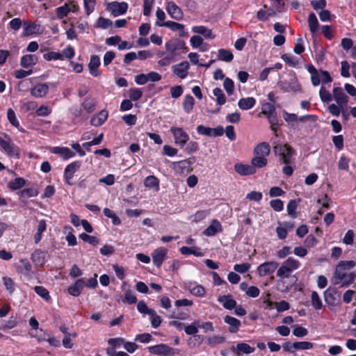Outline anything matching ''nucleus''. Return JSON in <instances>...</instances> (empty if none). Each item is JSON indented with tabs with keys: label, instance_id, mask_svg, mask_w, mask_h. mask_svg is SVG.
<instances>
[{
	"label": "nucleus",
	"instance_id": "obj_1",
	"mask_svg": "<svg viewBox=\"0 0 356 356\" xmlns=\"http://www.w3.org/2000/svg\"><path fill=\"white\" fill-rule=\"evenodd\" d=\"M300 267V262L293 258L289 257L284 261L281 266L277 269L276 275L281 279L289 278L291 273Z\"/></svg>",
	"mask_w": 356,
	"mask_h": 356
},
{
	"label": "nucleus",
	"instance_id": "obj_2",
	"mask_svg": "<svg viewBox=\"0 0 356 356\" xmlns=\"http://www.w3.org/2000/svg\"><path fill=\"white\" fill-rule=\"evenodd\" d=\"M273 152L280 157V160L284 164H291L296 155L295 150L288 144L275 145Z\"/></svg>",
	"mask_w": 356,
	"mask_h": 356
},
{
	"label": "nucleus",
	"instance_id": "obj_3",
	"mask_svg": "<svg viewBox=\"0 0 356 356\" xmlns=\"http://www.w3.org/2000/svg\"><path fill=\"white\" fill-rule=\"evenodd\" d=\"M165 48L166 51L173 57L179 54V51L181 52L187 51L185 42L178 38H172L166 42Z\"/></svg>",
	"mask_w": 356,
	"mask_h": 356
},
{
	"label": "nucleus",
	"instance_id": "obj_4",
	"mask_svg": "<svg viewBox=\"0 0 356 356\" xmlns=\"http://www.w3.org/2000/svg\"><path fill=\"white\" fill-rule=\"evenodd\" d=\"M170 132L174 136L175 143L177 145L183 147L186 145L189 140V136L182 128L172 127L170 128Z\"/></svg>",
	"mask_w": 356,
	"mask_h": 356
},
{
	"label": "nucleus",
	"instance_id": "obj_5",
	"mask_svg": "<svg viewBox=\"0 0 356 356\" xmlns=\"http://www.w3.org/2000/svg\"><path fill=\"white\" fill-rule=\"evenodd\" d=\"M23 26L24 31L22 34L24 36H29L32 35H39L44 31V27H42L38 22H24Z\"/></svg>",
	"mask_w": 356,
	"mask_h": 356
},
{
	"label": "nucleus",
	"instance_id": "obj_6",
	"mask_svg": "<svg viewBox=\"0 0 356 356\" xmlns=\"http://www.w3.org/2000/svg\"><path fill=\"white\" fill-rule=\"evenodd\" d=\"M324 299L330 307H334L340 304V294L333 288H328L324 291Z\"/></svg>",
	"mask_w": 356,
	"mask_h": 356
},
{
	"label": "nucleus",
	"instance_id": "obj_7",
	"mask_svg": "<svg viewBox=\"0 0 356 356\" xmlns=\"http://www.w3.org/2000/svg\"><path fill=\"white\" fill-rule=\"evenodd\" d=\"M156 24L159 26L168 27L172 31L178 32V35L179 37L188 36V33L185 31V26L182 24H179L173 21H167L163 23L157 22Z\"/></svg>",
	"mask_w": 356,
	"mask_h": 356
},
{
	"label": "nucleus",
	"instance_id": "obj_8",
	"mask_svg": "<svg viewBox=\"0 0 356 356\" xmlns=\"http://www.w3.org/2000/svg\"><path fill=\"white\" fill-rule=\"evenodd\" d=\"M107 10L111 12L112 15L118 17L124 14L128 9V4L124 1H113L107 5Z\"/></svg>",
	"mask_w": 356,
	"mask_h": 356
},
{
	"label": "nucleus",
	"instance_id": "obj_9",
	"mask_svg": "<svg viewBox=\"0 0 356 356\" xmlns=\"http://www.w3.org/2000/svg\"><path fill=\"white\" fill-rule=\"evenodd\" d=\"M279 264L274 261H266L258 266L257 270L260 277H265L273 273L277 268Z\"/></svg>",
	"mask_w": 356,
	"mask_h": 356
},
{
	"label": "nucleus",
	"instance_id": "obj_10",
	"mask_svg": "<svg viewBox=\"0 0 356 356\" xmlns=\"http://www.w3.org/2000/svg\"><path fill=\"white\" fill-rule=\"evenodd\" d=\"M81 163L79 161H73L67 165L64 171V179L66 184L71 185V179L74 174L80 168Z\"/></svg>",
	"mask_w": 356,
	"mask_h": 356
},
{
	"label": "nucleus",
	"instance_id": "obj_11",
	"mask_svg": "<svg viewBox=\"0 0 356 356\" xmlns=\"http://www.w3.org/2000/svg\"><path fill=\"white\" fill-rule=\"evenodd\" d=\"M168 250L163 247L155 249L152 253V261L154 265L160 268L166 257Z\"/></svg>",
	"mask_w": 356,
	"mask_h": 356
},
{
	"label": "nucleus",
	"instance_id": "obj_12",
	"mask_svg": "<svg viewBox=\"0 0 356 356\" xmlns=\"http://www.w3.org/2000/svg\"><path fill=\"white\" fill-rule=\"evenodd\" d=\"M189 68L190 65L187 61L181 62L172 67L174 74L181 79H185L188 76Z\"/></svg>",
	"mask_w": 356,
	"mask_h": 356
},
{
	"label": "nucleus",
	"instance_id": "obj_13",
	"mask_svg": "<svg viewBox=\"0 0 356 356\" xmlns=\"http://www.w3.org/2000/svg\"><path fill=\"white\" fill-rule=\"evenodd\" d=\"M165 9L172 18L176 20H180L183 18L184 14L181 9L174 1H168Z\"/></svg>",
	"mask_w": 356,
	"mask_h": 356
},
{
	"label": "nucleus",
	"instance_id": "obj_14",
	"mask_svg": "<svg viewBox=\"0 0 356 356\" xmlns=\"http://www.w3.org/2000/svg\"><path fill=\"white\" fill-rule=\"evenodd\" d=\"M150 353L156 355L168 356L174 353L173 349L166 344H159L148 348Z\"/></svg>",
	"mask_w": 356,
	"mask_h": 356
},
{
	"label": "nucleus",
	"instance_id": "obj_15",
	"mask_svg": "<svg viewBox=\"0 0 356 356\" xmlns=\"http://www.w3.org/2000/svg\"><path fill=\"white\" fill-rule=\"evenodd\" d=\"M332 98L336 101L337 104L339 106L346 105L348 103V98L343 92L341 87H334L333 88Z\"/></svg>",
	"mask_w": 356,
	"mask_h": 356
},
{
	"label": "nucleus",
	"instance_id": "obj_16",
	"mask_svg": "<svg viewBox=\"0 0 356 356\" xmlns=\"http://www.w3.org/2000/svg\"><path fill=\"white\" fill-rule=\"evenodd\" d=\"M0 146L10 156H18V148L9 140H6L0 137Z\"/></svg>",
	"mask_w": 356,
	"mask_h": 356
},
{
	"label": "nucleus",
	"instance_id": "obj_17",
	"mask_svg": "<svg viewBox=\"0 0 356 356\" xmlns=\"http://www.w3.org/2000/svg\"><path fill=\"white\" fill-rule=\"evenodd\" d=\"M49 90L47 83H38L31 90V95L35 98H42L48 93Z\"/></svg>",
	"mask_w": 356,
	"mask_h": 356
},
{
	"label": "nucleus",
	"instance_id": "obj_18",
	"mask_svg": "<svg viewBox=\"0 0 356 356\" xmlns=\"http://www.w3.org/2000/svg\"><path fill=\"white\" fill-rule=\"evenodd\" d=\"M186 288L192 295L197 297H203L206 293L205 289L195 282H188Z\"/></svg>",
	"mask_w": 356,
	"mask_h": 356
},
{
	"label": "nucleus",
	"instance_id": "obj_19",
	"mask_svg": "<svg viewBox=\"0 0 356 356\" xmlns=\"http://www.w3.org/2000/svg\"><path fill=\"white\" fill-rule=\"evenodd\" d=\"M222 231V225L218 220H213L209 226L203 232L207 236H213Z\"/></svg>",
	"mask_w": 356,
	"mask_h": 356
},
{
	"label": "nucleus",
	"instance_id": "obj_20",
	"mask_svg": "<svg viewBox=\"0 0 356 356\" xmlns=\"http://www.w3.org/2000/svg\"><path fill=\"white\" fill-rule=\"evenodd\" d=\"M100 65V58L97 55H92L90 57V62L88 63V68L90 73L92 76L97 77L100 75V72L98 70V67Z\"/></svg>",
	"mask_w": 356,
	"mask_h": 356
},
{
	"label": "nucleus",
	"instance_id": "obj_21",
	"mask_svg": "<svg viewBox=\"0 0 356 356\" xmlns=\"http://www.w3.org/2000/svg\"><path fill=\"white\" fill-rule=\"evenodd\" d=\"M218 301L228 310H232L236 306V301L229 294L218 296Z\"/></svg>",
	"mask_w": 356,
	"mask_h": 356
},
{
	"label": "nucleus",
	"instance_id": "obj_22",
	"mask_svg": "<svg viewBox=\"0 0 356 356\" xmlns=\"http://www.w3.org/2000/svg\"><path fill=\"white\" fill-rule=\"evenodd\" d=\"M235 171L242 176L253 175L256 172V170L250 165H244L241 163H237L234 165Z\"/></svg>",
	"mask_w": 356,
	"mask_h": 356
},
{
	"label": "nucleus",
	"instance_id": "obj_23",
	"mask_svg": "<svg viewBox=\"0 0 356 356\" xmlns=\"http://www.w3.org/2000/svg\"><path fill=\"white\" fill-rule=\"evenodd\" d=\"M224 321L229 325V332L236 333L239 330L241 323L238 319L227 315L224 317Z\"/></svg>",
	"mask_w": 356,
	"mask_h": 356
},
{
	"label": "nucleus",
	"instance_id": "obj_24",
	"mask_svg": "<svg viewBox=\"0 0 356 356\" xmlns=\"http://www.w3.org/2000/svg\"><path fill=\"white\" fill-rule=\"evenodd\" d=\"M51 152L58 154L65 160L75 156V153L66 147H54L51 149Z\"/></svg>",
	"mask_w": 356,
	"mask_h": 356
},
{
	"label": "nucleus",
	"instance_id": "obj_25",
	"mask_svg": "<svg viewBox=\"0 0 356 356\" xmlns=\"http://www.w3.org/2000/svg\"><path fill=\"white\" fill-rule=\"evenodd\" d=\"M84 286V280L83 278L79 279L72 286L68 288V293L73 296L77 297L79 296Z\"/></svg>",
	"mask_w": 356,
	"mask_h": 356
},
{
	"label": "nucleus",
	"instance_id": "obj_26",
	"mask_svg": "<svg viewBox=\"0 0 356 356\" xmlns=\"http://www.w3.org/2000/svg\"><path fill=\"white\" fill-rule=\"evenodd\" d=\"M270 152V147L268 143L263 142L257 145L254 149V153L256 156H264L266 158Z\"/></svg>",
	"mask_w": 356,
	"mask_h": 356
},
{
	"label": "nucleus",
	"instance_id": "obj_27",
	"mask_svg": "<svg viewBox=\"0 0 356 356\" xmlns=\"http://www.w3.org/2000/svg\"><path fill=\"white\" fill-rule=\"evenodd\" d=\"M192 31L195 33L203 35L206 39H213L215 35L211 29L204 26H195L192 27Z\"/></svg>",
	"mask_w": 356,
	"mask_h": 356
},
{
	"label": "nucleus",
	"instance_id": "obj_28",
	"mask_svg": "<svg viewBox=\"0 0 356 356\" xmlns=\"http://www.w3.org/2000/svg\"><path fill=\"white\" fill-rule=\"evenodd\" d=\"M108 118V112L105 110L101 111L97 115L93 116L90 123L94 127L101 126Z\"/></svg>",
	"mask_w": 356,
	"mask_h": 356
},
{
	"label": "nucleus",
	"instance_id": "obj_29",
	"mask_svg": "<svg viewBox=\"0 0 356 356\" xmlns=\"http://www.w3.org/2000/svg\"><path fill=\"white\" fill-rule=\"evenodd\" d=\"M31 260L36 266H43L46 261V253L40 250H36L31 254Z\"/></svg>",
	"mask_w": 356,
	"mask_h": 356
},
{
	"label": "nucleus",
	"instance_id": "obj_30",
	"mask_svg": "<svg viewBox=\"0 0 356 356\" xmlns=\"http://www.w3.org/2000/svg\"><path fill=\"white\" fill-rule=\"evenodd\" d=\"M308 25L311 33L314 35H316L319 29V23L316 15L313 13H310L308 16Z\"/></svg>",
	"mask_w": 356,
	"mask_h": 356
},
{
	"label": "nucleus",
	"instance_id": "obj_31",
	"mask_svg": "<svg viewBox=\"0 0 356 356\" xmlns=\"http://www.w3.org/2000/svg\"><path fill=\"white\" fill-rule=\"evenodd\" d=\"M38 63V57L33 54H26L22 57L20 65L23 67H29L35 65Z\"/></svg>",
	"mask_w": 356,
	"mask_h": 356
},
{
	"label": "nucleus",
	"instance_id": "obj_32",
	"mask_svg": "<svg viewBox=\"0 0 356 356\" xmlns=\"http://www.w3.org/2000/svg\"><path fill=\"white\" fill-rule=\"evenodd\" d=\"M256 104V99L254 97H250L246 98H241L238 102V107L242 110H248L254 106Z\"/></svg>",
	"mask_w": 356,
	"mask_h": 356
},
{
	"label": "nucleus",
	"instance_id": "obj_33",
	"mask_svg": "<svg viewBox=\"0 0 356 356\" xmlns=\"http://www.w3.org/2000/svg\"><path fill=\"white\" fill-rule=\"evenodd\" d=\"M144 185L147 188H154L156 191L159 190V180L153 175H149L145 178Z\"/></svg>",
	"mask_w": 356,
	"mask_h": 356
},
{
	"label": "nucleus",
	"instance_id": "obj_34",
	"mask_svg": "<svg viewBox=\"0 0 356 356\" xmlns=\"http://www.w3.org/2000/svg\"><path fill=\"white\" fill-rule=\"evenodd\" d=\"M234 350L236 351V354L240 355L241 353L250 354L254 351L255 348L250 346L245 343H239L236 345V348H234Z\"/></svg>",
	"mask_w": 356,
	"mask_h": 356
},
{
	"label": "nucleus",
	"instance_id": "obj_35",
	"mask_svg": "<svg viewBox=\"0 0 356 356\" xmlns=\"http://www.w3.org/2000/svg\"><path fill=\"white\" fill-rule=\"evenodd\" d=\"M195 104V99L191 95H186L183 102V109L186 113H191Z\"/></svg>",
	"mask_w": 356,
	"mask_h": 356
},
{
	"label": "nucleus",
	"instance_id": "obj_36",
	"mask_svg": "<svg viewBox=\"0 0 356 356\" xmlns=\"http://www.w3.org/2000/svg\"><path fill=\"white\" fill-rule=\"evenodd\" d=\"M47 224L44 220H40L38 222L37 232L34 236V241L35 243H39L42 237V233L46 230Z\"/></svg>",
	"mask_w": 356,
	"mask_h": 356
},
{
	"label": "nucleus",
	"instance_id": "obj_37",
	"mask_svg": "<svg viewBox=\"0 0 356 356\" xmlns=\"http://www.w3.org/2000/svg\"><path fill=\"white\" fill-rule=\"evenodd\" d=\"M268 163V160L264 156H256L251 160V166L256 168H261L265 167Z\"/></svg>",
	"mask_w": 356,
	"mask_h": 356
},
{
	"label": "nucleus",
	"instance_id": "obj_38",
	"mask_svg": "<svg viewBox=\"0 0 356 356\" xmlns=\"http://www.w3.org/2000/svg\"><path fill=\"white\" fill-rule=\"evenodd\" d=\"M218 58L225 62H230L233 60L234 56L232 53L225 49H220L218 51Z\"/></svg>",
	"mask_w": 356,
	"mask_h": 356
},
{
	"label": "nucleus",
	"instance_id": "obj_39",
	"mask_svg": "<svg viewBox=\"0 0 356 356\" xmlns=\"http://www.w3.org/2000/svg\"><path fill=\"white\" fill-rule=\"evenodd\" d=\"M96 100L93 98L88 97L86 98L84 102L82 103V106L84 110L86 111L88 113H90L93 112L96 107Z\"/></svg>",
	"mask_w": 356,
	"mask_h": 356
},
{
	"label": "nucleus",
	"instance_id": "obj_40",
	"mask_svg": "<svg viewBox=\"0 0 356 356\" xmlns=\"http://www.w3.org/2000/svg\"><path fill=\"white\" fill-rule=\"evenodd\" d=\"M25 180L23 178L17 177L9 181L8 187L12 191H15L22 188L25 185Z\"/></svg>",
	"mask_w": 356,
	"mask_h": 356
},
{
	"label": "nucleus",
	"instance_id": "obj_41",
	"mask_svg": "<svg viewBox=\"0 0 356 356\" xmlns=\"http://www.w3.org/2000/svg\"><path fill=\"white\" fill-rule=\"evenodd\" d=\"M213 94L216 97V101L220 106L225 104L226 97L222 90L220 88H216L213 90Z\"/></svg>",
	"mask_w": 356,
	"mask_h": 356
},
{
	"label": "nucleus",
	"instance_id": "obj_42",
	"mask_svg": "<svg viewBox=\"0 0 356 356\" xmlns=\"http://www.w3.org/2000/svg\"><path fill=\"white\" fill-rule=\"evenodd\" d=\"M311 303L312 307L316 310H319L323 307L322 300L316 291H312L311 294Z\"/></svg>",
	"mask_w": 356,
	"mask_h": 356
},
{
	"label": "nucleus",
	"instance_id": "obj_43",
	"mask_svg": "<svg viewBox=\"0 0 356 356\" xmlns=\"http://www.w3.org/2000/svg\"><path fill=\"white\" fill-rule=\"evenodd\" d=\"M67 3L56 8V15L58 19H63L69 14Z\"/></svg>",
	"mask_w": 356,
	"mask_h": 356
},
{
	"label": "nucleus",
	"instance_id": "obj_44",
	"mask_svg": "<svg viewBox=\"0 0 356 356\" xmlns=\"http://www.w3.org/2000/svg\"><path fill=\"white\" fill-rule=\"evenodd\" d=\"M180 252L184 255L194 254L197 257L202 255L200 248H197L183 246L180 248Z\"/></svg>",
	"mask_w": 356,
	"mask_h": 356
},
{
	"label": "nucleus",
	"instance_id": "obj_45",
	"mask_svg": "<svg viewBox=\"0 0 356 356\" xmlns=\"http://www.w3.org/2000/svg\"><path fill=\"white\" fill-rule=\"evenodd\" d=\"M143 95V91L140 88H131L129 91V97L131 101H138Z\"/></svg>",
	"mask_w": 356,
	"mask_h": 356
},
{
	"label": "nucleus",
	"instance_id": "obj_46",
	"mask_svg": "<svg viewBox=\"0 0 356 356\" xmlns=\"http://www.w3.org/2000/svg\"><path fill=\"white\" fill-rule=\"evenodd\" d=\"M83 8L87 15H90L94 10L96 6V0H83Z\"/></svg>",
	"mask_w": 356,
	"mask_h": 356
},
{
	"label": "nucleus",
	"instance_id": "obj_47",
	"mask_svg": "<svg viewBox=\"0 0 356 356\" xmlns=\"http://www.w3.org/2000/svg\"><path fill=\"white\" fill-rule=\"evenodd\" d=\"M43 58L48 61L63 60V55L58 51H49L43 55Z\"/></svg>",
	"mask_w": 356,
	"mask_h": 356
},
{
	"label": "nucleus",
	"instance_id": "obj_48",
	"mask_svg": "<svg viewBox=\"0 0 356 356\" xmlns=\"http://www.w3.org/2000/svg\"><path fill=\"white\" fill-rule=\"evenodd\" d=\"M350 70H351V63L350 64L346 60H343L341 62V75L343 77H350Z\"/></svg>",
	"mask_w": 356,
	"mask_h": 356
},
{
	"label": "nucleus",
	"instance_id": "obj_49",
	"mask_svg": "<svg viewBox=\"0 0 356 356\" xmlns=\"http://www.w3.org/2000/svg\"><path fill=\"white\" fill-rule=\"evenodd\" d=\"M283 90L285 92H297L300 90V86L298 83L297 79L296 77H293L290 79L288 87Z\"/></svg>",
	"mask_w": 356,
	"mask_h": 356
},
{
	"label": "nucleus",
	"instance_id": "obj_50",
	"mask_svg": "<svg viewBox=\"0 0 356 356\" xmlns=\"http://www.w3.org/2000/svg\"><path fill=\"white\" fill-rule=\"evenodd\" d=\"M319 96L323 102H329L332 100V95L323 86L320 88Z\"/></svg>",
	"mask_w": 356,
	"mask_h": 356
},
{
	"label": "nucleus",
	"instance_id": "obj_51",
	"mask_svg": "<svg viewBox=\"0 0 356 356\" xmlns=\"http://www.w3.org/2000/svg\"><path fill=\"white\" fill-rule=\"evenodd\" d=\"M311 73V80L312 83L314 86H317L321 82V71L318 72L314 67H312V71H310Z\"/></svg>",
	"mask_w": 356,
	"mask_h": 356
},
{
	"label": "nucleus",
	"instance_id": "obj_52",
	"mask_svg": "<svg viewBox=\"0 0 356 356\" xmlns=\"http://www.w3.org/2000/svg\"><path fill=\"white\" fill-rule=\"evenodd\" d=\"M79 238L92 245H96L99 243V239L96 236H90L86 233L81 234Z\"/></svg>",
	"mask_w": 356,
	"mask_h": 356
},
{
	"label": "nucleus",
	"instance_id": "obj_53",
	"mask_svg": "<svg viewBox=\"0 0 356 356\" xmlns=\"http://www.w3.org/2000/svg\"><path fill=\"white\" fill-rule=\"evenodd\" d=\"M261 113L266 117L270 118V115L275 113V108L274 106L270 103H266L262 106Z\"/></svg>",
	"mask_w": 356,
	"mask_h": 356
},
{
	"label": "nucleus",
	"instance_id": "obj_54",
	"mask_svg": "<svg viewBox=\"0 0 356 356\" xmlns=\"http://www.w3.org/2000/svg\"><path fill=\"white\" fill-rule=\"evenodd\" d=\"M35 292L45 300L50 299L49 293L44 287L41 286H36L34 287Z\"/></svg>",
	"mask_w": 356,
	"mask_h": 356
},
{
	"label": "nucleus",
	"instance_id": "obj_55",
	"mask_svg": "<svg viewBox=\"0 0 356 356\" xmlns=\"http://www.w3.org/2000/svg\"><path fill=\"white\" fill-rule=\"evenodd\" d=\"M7 118H8V121L13 126H14L17 128L19 127V122L18 120L17 119L15 111L12 108H9L8 110Z\"/></svg>",
	"mask_w": 356,
	"mask_h": 356
},
{
	"label": "nucleus",
	"instance_id": "obj_56",
	"mask_svg": "<svg viewBox=\"0 0 356 356\" xmlns=\"http://www.w3.org/2000/svg\"><path fill=\"white\" fill-rule=\"evenodd\" d=\"M281 58L286 64L291 67H295L298 62L296 58L289 54H284Z\"/></svg>",
	"mask_w": 356,
	"mask_h": 356
},
{
	"label": "nucleus",
	"instance_id": "obj_57",
	"mask_svg": "<svg viewBox=\"0 0 356 356\" xmlns=\"http://www.w3.org/2000/svg\"><path fill=\"white\" fill-rule=\"evenodd\" d=\"M137 309L141 314H154V309H149L146 305L144 301H140L137 305Z\"/></svg>",
	"mask_w": 356,
	"mask_h": 356
},
{
	"label": "nucleus",
	"instance_id": "obj_58",
	"mask_svg": "<svg viewBox=\"0 0 356 356\" xmlns=\"http://www.w3.org/2000/svg\"><path fill=\"white\" fill-rule=\"evenodd\" d=\"M3 282L6 290H8L9 293L12 294L15 290V283L13 279L10 277H3Z\"/></svg>",
	"mask_w": 356,
	"mask_h": 356
},
{
	"label": "nucleus",
	"instance_id": "obj_59",
	"mask_svg": "<svg viewBox=\"0 0 356 356\" xmlns=\"http://www.w3.org/2000/svg\"><path fill=\"white\" fill-rule=\"evenodd\" d=\"M296 209H297V203H296V200H290L286 207L288 215H289L292 218H296Z\"/></svg>",
	"mask_w": 356,
	"mask_h": 356
},
{
	"label": "nucleus",
	"instance_id": "obj_60",
	"mask_svg": "<svg viewBox=\"0 0 356 356\" xmlns=\"http://www.w3.org/2000/svg\"><path fill=\"white\" fill-rule=\"evenodd\" d=\"M223 86L228 95H231L233 94L234 90V81L231 79H225Z\"/></svg>",
	"mask_w": 356,
	"mask_h": 356
},
{
	"label": "nucleus",
	"instance_id": "obj_61",
	"mask_svg": "<svg viewBox=\"0 0 356 356\" xmlns=\"http://www.w3.org/2000/svg\"><path fill=\"white\" fill-rule=\"evenodd\" d=\"M293 346L298 350H308L313 348V343L309 341H300L293 343Z\"/></svg>",
	"mask_w": 356,
	"mask_h": 356
},
{
	"label": "nucleus",
	"instance_id": "obj_62",
	"mask_svg": "<svg viewBox=\"0 0 356 356\" xmlns=\"http://www.w3.org/2000/svg\"><path fill=\"white\" fill-rule=\"evenodd\" d=\"M251 267L249 263H243L240 264H235L234 266V270L241 274L248 272Z\"/></svg>",
	"mask_w": 356,
	"mask_h": 356
},
{
	"label": "nucleus",
	"instance_id": "obj_63",
	"mask_svg": "<svg viewBox=\"0 0 356 356\" xmlns=\"http://www.w3.org/2000/svg\"><path fill=\"white\" fill-rule=\"evenodd\" d=\"M270 205L275 211L280 212L284 209V202L280 199H275L270 202Z\"/></svg>",
	"mask_w": 356,
	"mask_h": 356
},
{
	"label": "nucleus",
	"instance_id": "obj_64",
	"mask_svg": "<svg viewBox=\"0 0 356 356\" xmlns=\"http://www.w3.org/2000/svg\"><path fill=\"white\" fill-rule=\"evenodd\" d=\"M51 109L44 105L41 106L35 111L36 115L40 117L48 116L51 113Z\"/></svg>",
	"mask_w": 356,
	"mask_h": 356
}]
</instances>
